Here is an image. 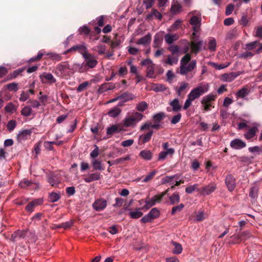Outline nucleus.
I'll return each instance as SVG.
<instances>
[{"instance_id":"864d4df0","label":"nucleus","mask_w":262,"mask_h":262,"mask_svg":"<svg viewBox=\"0 0 262 262\" xmlns=\"http://www.w3.org/2000/svg\"><path fill=\"white\" fill-rule=\"evenodd\" d=\"M94 147V149H93L90 153V157L91 158H93V159H96V158L98 156L99 154V149L96 145H95Z\"/></svg>"},{"instance_id":"6e6552de","label":"nucleus","mask_w":262,"mask_h":262,"mask_svg":"<svg viewBox=\"0 0 262 262\" xmlns=\"http://www.w3.org/2000/svg\"><path fill=\"white\" fill-rule=\"evenodd\" d=\"M225 181L228 190L232 191L236 186L235 179L232 174H228L227 175Z\"/></svg>"},{"instance_id":"c9c22d12","label":"nucleus","mask_w":262,"mask_h":262,"mask_svg":"<svg viewBox=\"0 0 262 262\" xmlns=\"http://www.w3.org/2000/svg\"><path fill=\"white\" fill-rule=\"evenodd\" d=\"M121 110L120 108L117 107H115L110 110L107 114L110 117L115 118L118 116L121 113Z\"/></svg>"},{"instance_id":"13d9d810","label":"nucleus","mask_w":262,"mask_h":262,"mask_svg":"<svg viewBox=\"0 0 262 262\" xmlns=\"http://www.w3.org/2000/svg\"><path fill=\"white\" fill-rule=\"evenodd\" d=\"M130 159L129 156H126L124 157H122L120 158L117 159L115 160H113V163H115L116 165L119 164H122L124 163L125 161H128Z\"/></svg>"},{"instance_id":"2f4dec72","label":"nucleus","mask_w":262,"mask_h":262,"mask_svg":"<svg viewBox=\"0 0 262 262\" xmlns=\"http://www.w3.org/2000/svg\"><path fill=\"white\" fill-rule=\"evenodd\" d=\"M257 128L255 127H253L250 128L245 135V138L247 140H250L253 138L255 134Z\"/></svg>"},{"instance_id":"9d476101","label":"nucleus","mask_w":262,"mask_h":262,"mask_svg":"<svg viewBox=\"0 0 262 262\" xmlns=\"http://www.w3.org/2000/svg\"><path fill=\"white\" fill-rule=\"evenodd\" d=\"M230 146L234 149H241L246 146V143L241 139L236 138L230 142Z\"/></svg>"},{"instance_id":"5fc2aeb1","label":"nucleus","mask_w":262,"mask_h":262,"mask_svg":"<svg viewBox=\"0 0 262 262\" xmlns=\"http://www.w3.org/2000/svg\"><path fill=\"white\" fill-rule=\"evenodd\" d=\"M150 216L154 220L159 217L160 214L159 211L156 208H152L150 212L148 213Z\"/></svg>"},{"instance_id":"5701e85b","label":"nucleus","mask_w":262,"mask_h":262,"mask_svg":"<svg viewBox=\"0 0 262 262\" xmlns=\"http://www.w3.org/2000/svg\"><path fill=\"white\" fill-rule=\"evenodd\" d=\"M167 59L165 60L163 62L165 64L172 66L176 64L178 62V57L177 56H171L168 55L167 56Z\"/></svg>"},{"instance_id":"a18cd8bd","label":"nucleus","mask_w":262,"mask_h":262,"mask_svg":"<svg viewBox=\"0 0 262 262\" xmlns=\"http://www.w3.org/2000/svg\"><path fill=\"white\" fill-rule=\"evenodd\" d=\"M191 60V56L189 54H186L183 57L180 61V66L187 65Z\"/></svg>"},{"instance_id":"6e6d98bb","label":"nucleus","mask_w":262,"mask_h":262,"mask_svg":"<svg viewBox=\"0 0 262 262\" xmlns=\"http://www.w3.org/2000/svg\"><path fill=\"white\" fill-rule=\"evenodd\" d=\"M24 71L23 69H19L14 71L12 73L9 75L10 79H14L17 77L18 75H20L21 73Z\"/></svg>"},{"instance_id":"1a4fd4ad","label":"nucleus","mask_w":262,"mask_h":262,"mask_svg":"<svg viewBox=\"0 0 262 262\" xmlns=\"http://www.w3.org/2000/svg\"><path fill=\"white\" fill-rule=\"evenodd\" d=\"M39 78L43 83L52 84L56 82V80L53 75L49 73H43L39 76Z\"/></svg>"},{"instance_id":"393cba45","label":"nucleus","mask_w":262,"mask_h":262,"mask_svg":"<svg viewBox=\"0 0 262 262\" xmlns=\"http://www.w3.org/2000/svg\"><path fill=\"white\" fill-rule=\"evenodd\" d=\"M169 104L172 107V111L174 112H178L181 111L182 108V106L180 104L179 101L177 98L170 102Z\"/></svg>"},{"instance_id":"e2e57ef3","label":"nucleus","mask_w":262,"mask_h":262,"mask_svg":"<svg viewBox=\"0 0 262 262\" xmlns=\"http://www.w3.org/2000/svg\"><path fill=\"white\" fill-rule=\"evenodd\" d=\"M182 117L181 113H179L177 115L174 116L171 120V123L172 124H176L180 122Z\"/></svg>"},{"instance_id":"dca6fc26","label":"nucleus","mask_w":262,"mask_h":262,"mask_svg":"<svg viewBox=\"0 0 262 262\" xmlns=\"http://www.w3.org/2000/svg\"><path fill=\"white\" fill-rule=\"evenodd\" d=\"M259 187L257 185H254L250 188L249 196L252 199V202H255L258 196Z\"/></svg>"},{"instance_id":"f03ea898","label":"nucleus","mask_w":262,"mask_h":262,"mask_svg":"<svg viewBox=\"0 0 262 262\" xmlns=\"http://www.w3.org/2000/svg\"><path fill=\"white\" fill-rule=\"evenodd\" d=\"M196 62L195 60H192L188 65H184L180 67L179 73L182 75L186 76V78L187 80L191 79L194 74V73L188 74V72H191L194 68H196Z\"/></svg>"},{"instance_id":"cd10ccee","label":"nucleus","mask_w":262,"mask_h":262,"mask_svg":"<svg viewBox=\"0 0 262 262\" xmlns=\"http://www.w3.org/2000/svg\"><path fill=\"white\" fill-rule=\"evenodd\" d=\"M217 97L216 94H210L204 96L201 101L202 104L210 103L212 101H214Z\"/></svg>"},{"instance_id":"2eb2a0df","label":"nucleus","mask_w":262,"mask_h":262,"mask_svg":"<svg viewBox=\"0 0 262 262\" xmlns=\"http://www.w3.org/2000/svg\"><path fill=\"white\" fill-rule=\"evenodd\" d=\"M154 133L153 130H150L146 134H142L140 136L138 140L139 144H143L148 142L151 139V136Z\"/></svg>"},{"instance_id":"c756f323","label":"nucleus","mask_w":262,"mask_h":262,"mask_svg":"<svg viewBox=\"0 0 262 262\" xmlns=\"http://www.w3.org/2000/svg\"><path fill=\"white\" fill-rule=\"evenodd\" d=\"M140 208H136L135 211L129 213V215L133 219H139L143 215V213L140 211Z\"/></svg>"},{"instance_id":"72a5a7b5","label":"nucleus","mask_w":262,"mask_h":262,"mask_svg":"<svg viewBox=\"0 0 262 262\" xmlns=\"http://www.w3.org/2000/svg\"><path fill=\"white\" fill-rule=\"evenodd\" d=\"M170 203L172 205H174L179 203L180 198L178 192H174L171 196L169 197Z\"/></svg>"},{"instance_id":"39448f33","label":"nucleus","mask_w":262,"mask_h":262,"mask_svg":"<svg viewBox=\"0 0 262 262\" xmlns=\"http://www.w3.org/2000/svg\"><path fill=\"white\" fill-rule=\"evenodd\" d=\"M71 50H72L73 52H77L81 54L83 58H88L86 56L88 55L89 53L88 52L87 47L84 43L74 46L71 48Z\"/></svg>"},{"instance_id":"c03bdc74","label":"nucleus","mask_w":262,"mask_h":262,"mask_svg":"<svg viewBox=\"0 0 262 262\" xmlns=\"http://www.w3.org/2000/svg\"><path fill=\"white\" fill-rule=\"evenodd\" d=\"M157 173V171L156 170H154L152 171L149 173L142 180V182L147 183L148 181L152 180L155 174Z\"/></svg>"},{"instance_id":"49530a36","label":"nucleus","mask_w":262,"mask_h":262,"mask_svg":"<svg viewBox=\"0 0 262 262\" xmlns=\"http://www.w3.org/2000/svg\"><path fill=\"white\" fill-rule=\"evenodd\" d=\"M166 88L164 84H157L152 86V90L155 92H163L166 90Z\"/></svg>"},{"instance_id":"bb28decb","label":"nucleus","mask_w":262,"mask_h":262,"mask_svg":"<svg viewBox=\"0 0 262 262\" xmlns=\"http://www.w3.org/2000/svg\"><path fill=\"white\" fill-rule=\"evenodd\" d=\"M115 88V84L113 83H104L99 87V92L104 93L108 90H113Z\"/></svg>"},{"instance_id":"0e129e2a","label":"nucleus","mask_w":262,"mask_h":262,"mask_svg":"<svg viewBox=\"0 0 262 262\" xmlns=\"http://www.w3.org/2000/svg\"><path fill=\"white\" fill-rule=\"evenodd\" d=\"M89 84V82L88 81L83 82V83L79 85V86L77 88V91L78 92H81L85 90Z\"/></svg>"},{"instance_id":"09e8293b","label":"nucleus","mask_w":262,"mask_h":262,"mask_svg":"<svg viewBox=\"0 0 262 262\" xmlns=\"http://www.w3.org/2000/svg\"><path fill=\"white\" fill-rule=\"evenodd\" d=\"M231 238H232L231 243L233 244H235L236 243H238L241 241H244V239L242 237V235H240V234L238 235H233L231 236Z\"/></svg>"},{"instance_id":"a878e982","label":"nucleus","mask_w":262,"mask_h":262,"mask_svg":"<svg viewBox=\"0 0 262 262\" xmlns=\"http://www.w3.org/2000/svg\"><path fill=\"white\" fill-rule=\"evenodd\" d=\"M47 181L52 186H57L58 183L57 178L52 173L48 174Z\"/></svg>"},{"instance_id":"58836bf2","label":"nucleus","mask_w":262,"mask_h":262,"mask_svg":"<svg viewBox=\"0 0 262 262\" xmlns=\"http://www.w3.org/2000/svg\"><path fill=\"white\" fill-rule=\"evenodd\" d=\"M249 152L260 155L262 153V146H255L248 148Z\"/></svg>"},{"instance_id":"423d86ee","label":"nucleus","mask_w":262,"mask_h":262,"mask_svg":"<svg viewBox=\"0 0 262 262\" xmlns=\"http://www.w3.org/2000/svg\"><path fill=\"white\" fill-rule=\"evenodd\" d=\"M28 230H17L11 235L10 240L15 242L21 239H25L28 236Z\"/></svg>"},{"instance_id":"b1692460","label":"nucleus","mask_w":262,"mask_h":262,"mask_svg":"<svg viewBox=\"0 0 262 262\" xmlns=\"http://www.w3.org/2000/svg\"><path fill=\"white\" fill-rule=\"evenodd\" d=\"M135 98V96L132 93L126 92L121 94L116 99H123L124 101H127L133 100Z\"/></svg>"},{"instance_id":"9b49d317","label":"nucleus","mask_w":262,"mask_h":262,"mask_svg":"<svg viewBox=\"0 0 262 262\" xmlns=\"http://www.w3.org/2000/svg\"><path fill=\"white\" fill-rule=\"evenodd\" d=\"M189 23L193 26V31H199L201 24V16H192Z\"/></svg>"},{"instance_id":"c85d7f7f","label":"nucleus","mask_w":262,"mask_h":262,"mask_svg":"<svg viewBox=\"0 0 262 262\" xmlns=\"http://www.w3.org/2000/svg\"><path fill=\"white\" fill-rule=\"evenodd\" d=\"M31 134V130L26 129L21 131L17 135V139L19 141L25 140L30 136Z\"/></svg>"},{"instance_id":"473e14b6","label":"nucleus","mask_w":262,"mask_h":262,"mask_svg":"<svg viewBox=\"0 0 262 262\" xmlns=\"http://www.w3.org/2000/svg\"><path fill=\"white\" fill-rule=\"evenodd\" d=\"M140 156L146 160H150L152 158V153L147 150H142L140 153Z\"/></svg>"},{"instance_id":"6ab92c4d","label":"nucleus","mask_w":262,"mask_h":262,"mask_svg":"<svg viewBox=\"0 0 262 262\" xmlns=\"http://www.w3.org/2000/svg\"><path fill=\"white\" fill-rule=\"evenodd\" d=\"M92 165L95 170H104V167L102 164L101 161L99 159H92Z\"/></svg>"},{"instance_id":"7ed1b4c3","label":"nucleus","mask_w":262,"mask_h":262,"mask_svg":"<svg viewBox=\"0 0 262 262\" xmlns=\"http://www.w3.org/2000/svg\"><path fill=\"white\" fill-rule=\"evenodd\" d=\"M208 85H199L196 88L192 89L188 95V97L191 98V100H194L196 98H199L204 93L208 91Z\"/></svg>"},{"instance_id":"69168bd1","label":"nucleus","mask_w":262,"mask_h":262,"mask_svg":"<svg viewBox=\"0 0 262 262\" xmlns=\"http://www.w3.org/2000/svg\"><path fill=\"white\" fill-rule=\"evenodd\" d=\"M5 110L9 113H13L16 110L15 105L12 103H9L5 107Z\"/></svg>"},{"instance_id":"0eeeda50","label":"nucleus","mask_w":262,"mask_h":262,"mask_svg":"<svg viewBox=\"0 0 262 262\" xmlns=\"http://www.w3.org/2000/svg\"><path fill=\"white\" fill-rule=\"evenodd\" d=\"M216 189V185L214 183H211L200 189V193L203 195H209Z\"/></svg>"},{"instance_id":"f8f14e48","label":"nucleus","mask_w":262,"mask_h":262,"mask_svg":"<svg viewBox=\"0 0 262 262\" xmlns=\"http://www.w3.org/2000/svg\"><path fill=\"white\" fill-rule=\"evenodd\" d=\"M107 205V202L105 200L99 199L95 201L93 204V207L94 209L99 211L105 209Z\"/></svg>"},{"instance_id":"bf43d9fd","label":"nucleus","mask_w":262,"mask_h":262,"mask_svg":"<svg viewBox=\"0 0 262 262\" xmlns=\"http://www.w3.org/2000/svg\"><path fill=\"white\" fill-rule=\"evenodd\" d=\"M16 126V121L14 120H10L7 124V129L9 132L12 131Z\"/></svg>"},{"instance_id":"a19ab883","label":"nucleus","mask_w":262,"mask_h":262,"mask_svg":"<svg viewBox=\"0 0 262 262\" xmlns=\"http://www.w3.org/2000/svg\"><path fill=\"white\" fill-rule=\"evenodd\" d=\"M172 244L174 246L172 250L173 253L176 254H180L183 250L181 245L175 242H172Z\"/></svg>"},{"instance_id":"ea45409f","label":"nucleus","mask_w":262,"mask_h":262,"mask_svg":"<svg viewBox=\"0 0 262 262\" xmlns=\"http://www.w3.org/2000/svg\"><path fill=\"white\" fill-rule=\"evenodd\" d=\"M208 49L211 52L216 51V40L214 38H211L208 42Z\"/></svg>"},{"instance_id":"4be33fe9","label":"nucleus","mask_w":262,"mask_h":262,"mask_svg":"<svg viewBox=\"0 0 262 262\" xmlns=\"http://www.w3.org/2000/svg\"><path fill=\"white\" fill-rule=\"evenodd\" d=\"M101 178V174L99 172H95L91 174L89 177L84 179V180L86 183H90L94 181L100 180Z\"/></svg>"},{"instance_id":"412c9836","label":"nucleus","mask_w":262,"mask_h":262,"mask_svg":"<svg viewBox=\"0 0 262 262\" xmlns=\"http://www.w3.org/2000/svg\"><path fill=\"white\" fill-rule=\"evenodd\" d=\"M122 130V127L119 124L113 125L107 128V135H112L113 134Z\"/></svg>"},{"instance_id":"4d7b16f0","label":"nucleus","mask_w":262,"mask_h":262,"mask_svg":"<svg viewBox=\"0 0 262 262\" xmlns=\"http://www.w3.org/2000/svg\"><path fill=\"white\" fill-rule=\"evenodd\" d=\"M32 113V109L30 106H25L21 111L23 115L28 117L31 115Z\"/></svg>"},{"instance_id":"ddd939ff","label":"nucleus","mask_w":262,"mask_h":262,"mask_svg":"<svg viewBox=\"0 0 262 262\" xmlns=\"http://www.w3.org/2000/svg\"><path fill=\"white\" fill-rule=\"evenodd\" d=\"M88 58H84L85 60L86 66L91 69H92L96 66L98 63V61L94 58V56L90 53L88 54L86 56Z\"/></svg>"},{"instance_id":"680f3d73","label":"nucleus","mask_w":262,"mask_h":262,"mask_svg":"<svg viewBox=\"0 0 262 262\" xmlns=\"http://www.w3.org/2000/svg\"><path fill=\"white\" fill-rule=\"evenodd\" d=\"M7 88L10 91H14V92H16L18 89L17 84L15 82L8 84L7 85Z\"/></svg>"},{"instance_id":"f3484780","label":"nucleus","mask_w":262,"mask_h":262,"mask_svg":"<svg viewBox=\"0 0 262 262\" xmlns=\"http://www.w3.org/2000/svg\"><path fill=\"white\" fill-rule=\"evenodd\" d=\"M151 40V35L150 33L139 39L136 41V44L145 46L150 44Z\"/></svg>"},{"instance_id":"20e7f679","label":"nucleus","mask_w":262,"mask_h":262,"mask_svg":"<svg viewBox=\"0 0 262 262\" xmlns=\"http://www.w3.org/2000/svg\"><path fill=\"white\" fill-rule=\"evenodd\" d=\"M69 69L70 65L68 61L62 62L57 65L55 73L58 76L63 77L66 71Z\"/></svg>"},{"instance_id":"a211bd4d","label":"nucleus","mask_w":262,"mask_h":262,"mask_svg":"<svg viewBox=\"0 0 262 262\" xmlns=\"http://www.w3.org/2000/svg\"><path fill=\"white\" fill-rule=\"evenodd\" d=\"M202 45L203 41L201 40L198 42L194 41H191L190 47L192 52L195 54L198 53L201 50Z\"/></svg>"},{"instance_id":"8fccbe9b","label":"nucleus","mask_w":262,"mask_h":262,"mask_svg":"<svg viewBox=\"0 0 262 262\" xmlns=\"http://www.w3.org/2000/svg\"><path fill=\"white\" fill-rule=\"evenodd\" d=\"M207 216V215L204 212L199 211L195 216V220L197 222H201L205 219Z\"/></svg>"},{"instance_id":"338daca9","label":"nucleus","mask_w":262,"mask_h":262,"mask_svg":"<svg viewBox=\"0 0 262 262\" xmlns=\"http://www.w3.org/2000/svg\"><path fill=\"white\" fill-rule=\"evenodd\" d=\"M234 9V5L232 4H229L227 6L226 8L225 14L226 15L228 16L230 15Z\"/></svg>"},{"instance_id":"7c9ffc66","label":"nucleus","mask_w":262,"mask_h":262,"mask_svg":"<svg viewBox=\"0 0 262 262\" xmlns=\"http://www.w3.org/2000/svg\"><path fill=\"white\" fill-rule=\"evenodd\" d=\"M61 198L60 193L59 192H51L49 193L48 199L49 201L52 203H54L58 201Z\"/></svg>"},{"instance_id":"4468645a","label":"nucleus","mask_w":262,"mask_h":262,"mask_svg":"<svg viewBox=\"0 0 262 262\" xmlns=\"http://www.w3.org/2000/svg\"><path fill=\"white\" fill-rule=\"evenodd\" d=\"M240 75V73L231 72L229 73H225L221 76V79L226 82H231L235 79L238 76Z\"/></svg>"},{"instance_id":"603ef678","label":"nucleus","mask_w":262,"mask_h":262,"mask_svg":"<svg viewBox=\"0 0 262 262\" xmlns=\"http://www.w3.org/2000/svg\"><path fill=\"white\" fill-rule=\"evenodd\" d=\"M209 64L210 65H211L212 67H213L214 68L216 69V70L223 69H224L225 68H227L229 65V63H228L227 65H225L224 64H217L216 63L212 62H209Z\"/></svg>"},{"instance_id":"f704fd0d","label":"nucleus","mask_w":262,"mask_h":262,"mask_svg":"<svg viewBox=\"0 0 262 262\" xmlns=\"http://www.w3.org/2000/svg\"><path fill=\"white\" fill-rule=\"evenodd\" d=\"M148 105L145 101H141L136 105V109L139 112H144L148 108Z\"/></svg>"},{"instance_id":"79ce46f5","label":"nucleus","mask_w":262,"mask_h":262,"mask_svg":"<svg viewBox=\"0 0 262 262\" xmlns=\"http://www.w3.org/2000/svg\"><path fill=\"white\" fill-rule=\"evenodd\" d=\"M165 116V114L164 113L160 112L155 115L153 116V119L156 123H159L164 119Z\"/></svg>"},{"instance_id":"de8ad7c7","label":"nucleus","mask_w":262,"mask_h":262,"mask_svg":"<svg viewBox=\"0 0 262 262\" xmlns=\"http://www.w3.org/2000/svg\"><path fill=\"white\" fill-rule=\"evenodd\" d=\"M259 44V41L256 40L246 45V49L248 50H253L256 49Z\"/></svg>"},{"instance_id":"3c124183","label":"nucleus","mask_w":262,"mask_h":262,"mask_svg":"<svg viewBox=\"0 0 262 262\" xmlns=\"http://www.w3.org/2000/svg\"><path fill=\"white\" fill-rule=\"evenodd\" d=\"M184 207V205L183 204H180L178 206H174L172 207L171 214V215H174L177 212L181 211Z\"/></svg>"},{"instance_id":"e433bc0d","label":"nucleus","mask_w":262,"mask_h":262,"mask_svg":"<svg viewBox=\"0 0 262 262\" xmlns=\"http://www.w3.org/2000/svg\"><path fill=\"white\" fill-rule=\"evenodd\" d=\"M164 38L166 43L169 45L172 43L177 39L176 35H172L169 33L166 34L164 36Z\"/></svg>"},{"instance_id":"f257e3e1","label":"nucleus","mask_w":262,"mask_h":262,"mask_svg":"<svg viewBox=\"0 0 262 262\" xmlns=\"http://www.w3.org/2000/svg\"><path fill=\"white\" fill-rule=\"evenodd\" d=\"M144 117V116L142 114L138 112H134L130 115L126 117L123 120V125L126 127H134L136 126L139 122L142 120Z\"/></svg>"},{"instance_id":"774afa93","label":"nucleus","mask_w":262,"mask_h":262,"mask_svg":"<svg viewBox=\"0 0 262 262\" xmlns=\"http://www.w3.org/2000/svg\"><path fill=\"white\" fill-rule=\"evenodd\" d=\"M32 183L31 181L28 180L24 179L19 183V185L21 188H25L27 186H30Z\"/></svg>"},{"instance_id":"aec40b11","label":"nucleus","mask_w":262,"mask_h":262,"mask_svg":"<svg viewBox=\"0 0 262 262\" xmlns=\"http://www.w3.org/2000/svg\"><path fill=\"white\" fill-rule=\"evenodd\" d=\"M250 93V89L248 86H244L241 89L239 90L236 93L237 98H244L246 96L248 95Z\"/></svg>"},{"instance_id":"052dcab7","label":"nucleus","mask_w":262,"mask_h":262,"mask_svg":"<svg viewBox=\"0 0 262 262\" xmlns=\"http://www.w3.org/2000/svg\"><path fill=\"white\" fill-rule=\"evenodd\" d=\"M54 144H56V142L45 141L43 143V146L46 149L49 150H52L53 149V145Z\"/></svg>"},{"instance_id":"4c0bfd02","label":"nucleus","mask_w":262,"mask_h":262,"mask_svg":"<svg viewBox=\"0 0 262 262\" xmlns=\"http://www.w3.org/2000/svg\"><path fill=\"white\" fill-rule=\"evenodd\" d=\"M200 188H199V184H195L193 185H191L187 187L185 189V191L187 193H192L194 191L196 190L200 193Z\"/></svg>"},{"instance_id":"37998d69","label":"nucleus","mask_w":262,"mask_h":262,"mask_svg":"<svg viewBox=\"0 0 262 262\" xmlns=\"http://www.w3.org/2000/svg\"><path fill=\"white\" fill-rule=\"evenodd\" d=\"M181 9L182 6L181 4L176 2L171 5L170 10L173 13L176 14L179 12Z\"/></svg>"}]
</instances>
